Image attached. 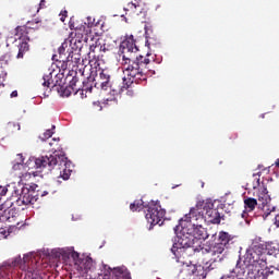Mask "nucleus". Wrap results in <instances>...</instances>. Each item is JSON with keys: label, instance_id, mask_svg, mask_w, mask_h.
Masks as SVG:
<instances>
[{"label": "nucleus", "instance_id": "36", "mask_svg": "<svg viewBox=\"0 0 279 279\" xmlns=\"http://www.w3.org/2000/svg\"><path fill=\"white\" fill-rule=\"evenodd\" d=\"M236 276H241V274H245V268L241 267V257L238 259L235 268L233 269Z\"/></svg>", "mask_w": 279, "mask_h": 279}, {"label": "nucleus", "instance_id": "28", "mask_svg": "<svg viewBox=\"0 0 279 279\" xmlns=\"http://www.w3.org/2000/svg\"><path fill=\"white\" fill-rule=\"evenodd\" d=\"M227 247L223 246V244H220L219 242H217L211 248H210V253L213 256H217L219 254H223V252L226 251Z\"/></svg>", "mask_w": 279, "mask_h": 279}, {"label": "nucleus", "instance_id": "39", "mask_svg": "<svg viewBox=\"0 0 279 279\" xmlns=\"http://www.w3.org/2000/svg\"><path fill=\"white\" fill-rule=\"evenodd\" d=\"M198 265H189L187 266V272L190 276H195V272L197 271Z\"/></svg>", "mask_w": 279, "mask_h": 279}, {"label": "nucleus", "instance_id": "9", "mask_svg": "<svg viewBox=\"0 0 279 279\" xmlns=\"http://www.w3.org/2000/svg\"><path fill=\"white\" fill-rule=\"evenodd\" d=\"M119 52L122 60H134V53H138V47L136 46L134 35L125 36V39L120 44Z\"/></svg>", "mask_w": 279, "mask_h": 279}, {"label": "nucleus", "instance_id": "5", "mask_svg": "<svg viewBox=\"0 0 279 279\" xmlns=\"http://www.w3.org/2000/svg\"><path fill=\"white\" fill-rule=\"evenodd\" d=\"M175 242L172 245L171 252L178 258L181 254H184L186 250H191L192 252H199L202 250L197 242L193 239L191 234L177 236Z\"/></svg>", "mask_w": 279, "mask_h": 279}, {"label": "nucleus", "instance_id": "32", "mask_svg": "<svg viewBox=\"0 0 279 279\" xmlns=\"http://www.w3.org/2000/svg\"><path fill=\"white\" fill-rule=\"evenodd\" d=\"M87 27L90 29V27H104V23H101V21H97L93 17H87Z\"/></svg>", "mask_w": 279, "mask_h": 279}, {"label": "nucleus", "instance_id": "20", "mask_svg": "<svg viewBox=\"0 0 279 279\" xmlns=\"http://www.w3.org/2000/svg\"><path fill=\"white\" fill-rule=\"evenodd\" d=\"M89 32L88 24H81L75 27V31H72L70 33V36H81L84 38V36H87Z\"/></svg>", "mask_w": 279, "mask_h": 279}, {"label": "nucleus", "instance_id": "11", "mask_svg": "<svg viewBox=\"0 0 279 279\" xmlns=\"http://www.w3.org/2000/svg\"><path fill=\"white\" fill-rule=\"evenodd\" d=\"M187 234L192 236L195 243L202 250V243L208 239V233H206V229L204 228V223L192 225V229H189Z\"/></svg>", "mask_w": 279, "mask_h": 279}, {"label": "nucleus", "instance_id": "46", "mask_svg": "<svg viewBox=\"0 0 279 279\" xmlns=\"http://www.w3.org/2000/svg\"><path fill=\"white\" fill-rule=\"evenodd\" d=\"M97 48V46H95V45H90L89 46V53H88V56L90 57V53H95V49Z\"/></svg>", "mask_w": 279, "mask_h": 279}, {"label": "nucleus", "instance_id": "10", "mask_svg": "<svg viewBox=\"0 0 279 279\" xmlns=\"http://www.w3.org/2000/svg\"><path fill=\"white\" fill-rule=\"evenodd\" d=\"M16 204L14 202L5 201L0 205V223H12L14 221V217L19 215V210L16 209Z\"/></svg>", "mask_w": 279, "mask_h": 279}, {"label": "nucleus", "instance_id": "6", "mask_svg": "<svg viewBox=\"0 0 279 279\" xmlns=\"http://www.w3.org/2000/svg\"><path fill=\"white\" fill-rule=\"evenodd\" d=\"M146 208L147 210L145 217L147 222L150 223L149 230H151L154 226H162V219H165L167 211L162 209L160 202H150Z\"/></svg>", "mask_w": 279, "mask_h": 279}, {"label": "nucleus", "instance_id": "12", "mask_svg": "<svg viewBox=\"0 0 279 279\" xmlns=\"http://www.w3.org/2000/svg\"><path fill=\"white\" fill-rule=\"evenodd\" d=\"M215 205L210 203V205H206V207H203L204 219L207 223H214L219 225L221 223V214H219V210L214 209Z\"/></svg>", "mask_w": 279, "mask_h": 279}, {"label": "nucleus", "instance_id": "8", "mask_svg": "<svg viewBox=\"0 0 279 279\" xmlns=\"http://www.w3.org/2000/svg\"><path fill=\"white\" fill-rule=\"evenodd\" d=\"M206 206H210V202L198 201L196 205L190 209V213L181 219V221H186L187 223H191V226L205 223L204 208H206Z\"/></svg>", "mask_w": 279, "mask_h": 279}, {"label": "nucleus", "instance_id": "56", "mask_svg": "<svg viewBox=\"0 0 279 279\" xmlns=\"http://www.w3.org/2000/svg\"><path fill=\"white\" fill-rule=\"evenodd\" d=\"M49 145H50V147H51V146L53 145V143H50Z\"/></svg>", "mask_w": 279, "mask_h": 279}, {"label": "nucleus", "instance_id": "31", "mask_svg": "<svg viewBox=\"0 0 279 279\" xmlns=\"http://www.w3.org/2000/svg\"><path fill=\"white\" fill-rule=\"evenodd\" d=\"M25 163V157H23V154H17L15 158V163L13 165L14 171L19 170L21 165Z\"/></svg>", "mask_w": 279, "mask_h": 279}, {"label": "nucleus", "instance_id": "3", "mask_svg": "<svg viewBox=\"0 0 279 279\" xmlns=\"http://www.w3.org/2000/svg\"><path fill=\"white\" fill-rule=\"evenodd\" d=\"M34 265V259H32V255L26 254L23 258H21V255L13 259H9L2 264V267H4L5 272L11 275L12 279V268L13 267H20L22 271H26L27 274H32L31 279H43V276L36 274V269L32 267Z\"/></svg>", "mask_w": 279, "mask_h": 279}, {"label": "nucleus", "instance_id": "34", "mask_svg": "<svg viewBox=\"0 0 279 279\" xmlns=\"http://www.w3.org/2000/svg\"><path fill=\"white\" fill-rule=\"evenodd\" d=\"M54 130H56V125H52V129H48L44 134L43 136H39V138L41 141H47L49 138H51V136H53L54 134Z\"/></svg>", "mask_w": 279, "mask_h": 279}, {"label": "nucleus", "instance_id": "18", "mask_svg": "<svg viewBox=\"0 0 279 279\" xmlns=\"http://www.w3.org/2000/svg\"><path fill=\"white\" fill-rule=\"evenodd\" d=\"M124 12L129 14V16H134V14H138L141 12V3L135 0V2H129L126 7H124Z\"/></svg>", "mask_w": 279, "mask_h": 279}, {"label": "nucleus", "instance_id": "16", "mask_svg": "<svg viewBox=\"0 0 279 279\" xmlns=\"http://www.w3.org/2000/svg\"><path fill=\"white\" fill-rule=\"evenodd\" d=\"M81 61H82V54H80V52H77V50L70 51L68 57L64 59L66 66H70L72 69H75V66H77V64Z\"/></svg>", "mask_w": 279, "mask_h": 279}, {"label": "nucleus", "instance_id": "40", "mask_svg": "<svg viewBox=\"0 0 279 279\" xmlns=\"http://www.w3.org/2000/svg\"><path fill=\"white\" fill-rule=\"evenodd\" d=\"M8 195V187L5 186H0V202Z\"/></svg>", "mask_w": 279, "mask_h": 279}, {"label": "nucleus", "instance_id": "14", "mask_svg": "<svg viewBox=\"0 0 279 279\" xmlns=\"http://www.w3.org/2000/svg\"><path fill=\"white\" fill-rule=\"evenodd\" d=\"M51 73L44 75L43 86H46L47 88H56L60 86V88H62V84H64V82H62V74H57L54 76L56 81L51 78Z\"/></svg>", "mask_w": 279, "mask_h": 279}, {"label": "nucleus", "instance_id": "24", "mask_svg": "<svg viewBox=\"0 0 279 279\" xmlns=\"http://www.w3.org/2000/svg\"><path fill=\"white\" fill-rule=\"evenodd\" d=\"M256 206H258V201H256V198L246 197V198L244 199V208H245L246 213H252V211H254V209L256 208Z\"/></svg>", "mask_w": 279, "mask_h": 279}, {"label": "nucleus", "instance_id": "45", "mask_svg": "<svg viewBox=\"0 0 279 279\" xmlns=\"http://www.w3.org/2000/svg\"><path fill=\"white\" fill-rule=\"evenodd\" d=\"M12 128H17V130H21V125H16V124L10 122V123L8 124V130H12Z\"/></svg>", "mask_w": 279, "mask_h": 279}, {"label": "nucleus", "instance_id": "48", "mask_svg": "<svg viewBox=\"0 0 279 279\" xmlns=\"http://www.w3.org/2000/svg\"><path fill=\"white\" fill-rule=\"evenodd\" d=\"M69 27H70V29H71L72 32H75V27H77V26H75V23L70 22V23H69Z\"/></svg>", "mask_w": 279, "mask_h": 279}, {"label": "nucleus", "instance_id": "17", "mask_svg": "<svg viewBox=\"0 0 279 279\" xmlns=\"http://www.w3.org/2000/svg\"><path fill=\"white\" fill-rule=\"evenodd\" d=\"M78 271H83L84 274H88L93 267H95V262L93 260V257L87 256L78 263L76 266Z\"/></svg>", "mask_w": 279, "mask_h": 279}, {"label": "nucleus", "instance_id": "29", "mask_svg": "<svg viewBox=\"0 0 279 279\" xmlns=\"http://www.w3.org/2000/svg\"><path fill=\"white\" fill-rule=\"evenodd\" d=\"M275 271H278V269H276L274 267H266L260 272L262 279H270L271 276H274Z\"/></svg>", "mask_w": 279, "mask_h": 279}, {"label": "nucleus", "instance_id": "23", "mask_svg": "<svg viewBox=\"0 0 279 279\" xmlns=\"http://www.w3.org/2000/svg\"><path fill=\"white\" fill-rule=\"evenodd\" d=\"M84 37L82 36H70V45L73 46V49L77 51V49H82L84 47Z\"/></svg>", "mask_w": 279, "mask_h": 279}, {"label": "nucleus", "instance_id": "4", "mask_svg": "<svg viewBox=\"0 0 279 279\" xmlns=\"http://www.w3.org/2000/svg\"><path fill=\"white\" fill-rule=\"evenodd\" d=\"M38 185H24L21 190H14L11 199H14L15 206H29V204H36L38 202V192H36Z\"/></svg>", "mask_w": 279, "mask_h": 279}, {"label": "nucleus", "instance_id": "49", "mask_svg": "<svg viewBox=\"0 0 279 279\" xmlns=\"http://www.w3.org/2000/svg\"><path fill=\"white\" fill-rule=\"evenodd\" d=\"M11 99H14V97H19V92L17 90H13L10 95Z\"/></svg>", "mask_w": 279, "mask_h": 279}, {"label": "nucleus", "instance_id": "35", "mask_svg": "<svg viewBox=\"0 0 279 279\" xmlns=\"http://www.w3.org/2000/svg\"><path fill=\"white\" fill-rule=\"evenodd\" d=\"M260 186V172L253 174V189L256 190Z\"/></svg>", "mask_w": 279, "mask_h": 279}, {"label": "nucleus", "instance_id": "33", "mask_svg": "<svg viewBox=\"0 0 279 279\" xmlns=\"http://www.w3.org/2000/svg\"><path fill=\"white\" fill-rule=\"evenodd\" d=\"M194 277L197 279L206 278V270H204V266L198 265L196 268V272H194Z\"/></svg>", "mask_w": 279, "mask_h": 279}, {"label": "nucleus", "instance_id": "21", "mask_svg": "<svg viewBox=\"0 0 279 279\" xmlns=\"http://www.w3.org/2000/svg\"><path fill=\"white\" fill-rule=\"evenodd\" d=\"M95 81L93 76L87 77L85 81H83L82 87H80V90L82 93H93V86H95Z\"/></svg>", "mask_w": 279, "mask_h": 279}, {"label": "nucleus", "instance_id": "1", "mask_svg": "<svg viewBox=\"0 0 279 279\" xmlns=\"http://www.w3.org/2000/svg\"><path fill=\"white\" fill-rule=\"evenodd\" d=\"M123 73L126 77L123 78V84L126 88H130L132 84H143L147 82V72L149 70V64L154 62V58L149 59V53L146 57L137 56L131 60H123Z\"/></svg>", "mask_w": 279, "mask_h": 279}, {"label": "nucleus", "instance_id": "58", "mask_svg": "<svg viewBox=\"0 0 279 279\" xmlns=\"http://www.w3.org/2000/svg\"><path fill=\"white\" fill-rule=\"evenodd\" d=\"M0 53H1V49H0Z\"/></svg>", "mask_w": 279, "mask_h": 279}, {"label": "nucleus", "instance_id": "19", "mask_svg": "<svg viewBox=\"0 0 279 279\" xmlns=\"http://www.w3.org/2000/svg\"><path fill=\"white\" fill-rule=\"evenodd\" d=\"M10 62H12V51H10V48L7 46L3 54L0 57V69H5Z\"/></svg>", "mask_w": 279, "mask_h": 279}, {"label": "nucleus", "instance_id": "25", "mask_svg": "<svg viewBox=\"0 0 279 279\" xmlns=\"http://www.w3.org/2000/svg\"><path fill=\"white\" fill-rule=\"evenodd\" d=\"M258 202H262V206H267V204L271 202V197H269L266 187H264L263 191L258 194Z\"/></svg>", "mask_w": 279, "mask_h": 279}, {"label": "nucleus", "instance_id": "22", "mask_svg": "<svg viewBox=\"0 0 279 279\" xmlns=\"http://www.w3.org/2000/svg\"><path fill=\"white\" fill-rule=\"evenodd\" d=\"M230 241H232V235H230L228 232L226 231H220L219 235H218V243L225 247H229L230 246Z\"/></svg>", "mask_w": 279, "mask_h": 279}, {"label": "nucleus", "instance_id": "38", "mask_svg": "<svg viewBox=\"0 0 279 279\" xmlns=\"http://www.w3.org/2000/svg\"><path fill=\"white\" fill-rule=\"evenodd\" d=\"M77 82H80V78L77 76H73L72 80L70 81V86L72 90H80V87H77Z\"/></svg>", "mask_w": 279, "mask_h": 279}, {"label": "nucleus", "instance_id": "26", "mask_svg": "<svg viewBox=\"0 0 279 279\" xmlns=\"http://www.w3.org/2000/svg\"><path fill=\"white\" fill-rule=\"evenodd\" d=\"M109 88L116 94H121L123 93V88H129V87L121 86L120 81H112L109 83Z\"/></svg>", "mask_w": 279, "mask_h": 279}, {"label": "nucleus", "instance_id": "27", "mask_svg": "<svg viewBox=\"0 0 279 279\" xmlns=\"http://www.w3.org/2000/svg\"><path fill=\"white\" fill-rule=\"evenodd\" d=\"M143 208H145V202H143V199H136L130 205V210H132V213H136V210H143Z\"/></svg>", "mask_w": 279, "mask_h": 279}, {"label": "nucleus", "instance_id": "43", "mask_svg": "<svg viewBox=\"0 0 279 279\" xmlns=\"http://www.w3.org/2000/svg\"><path fill=\"white\" fill-rule=\"evenodd\" d=\"M36 193H38V197H45V196L49 195L48 191L37 190Z\"/></svg>", "mask_w": 279, "mask_h": 279}, {"label": "nucleus", "instance_id": "7", "mask_svg": "<svg viewBox=\"0 0 279 279\" xmlns=\"http://www.w3.org/2000/svg\"><path fill=\"white\" fill-rule=\"evenodd\" d=\"M29 32H32V29L27 26H17L15 28V36H17L19 43L13 51L14 53L17 51V59L23 58L25 53L29 51Z\"/></svg>", "mask_w": 279, "mask_h": 279}, {"label": "nucleus", "instance_id": "50", "mask_svg": "<svg viewBox=\"0 0 279 279\" xmlns=\"http://www.w3.org/2000/svg\"><path fill=\"white\" fill-rule=\"evenodd\" d=\"M8 235H5V230L0 231V239H5Z\"/></svg>", "mask_w": 279, "mask_h": 279}, {"label": "nucleus", "instance_id": "51", "mask_svg": "<svg viewBox=\"0 0 279 279\" xmlns=\"http://www.w3.org/2000/svg\"><path fill=\"white\" fill-rule=\"evenodd\" d=\"M275 166L278 167V169H279V159H277V160L275 161Z\"/></svg>", "mask_w": 279, "mask_h": 279}, {"label": "nucleus", "instance_id": "37", "mask_svg": "<svg viewBox=\"0 0 279 279\" xmlns=\"http://www.w3.org/2000/svg\"><path fill=\"white\" fill-rule=\"evenodd\" d=\"M70 256H71V258H73L74 265H76V266H78L80 263L82 262V259L80 258V253H77L75 251H71Z\"/></svg>", "mask_w": 279, "mask_h": 279}, {"label": "nucleus", "instance_id": "47", "mask_svg": "<svg viewBox=\"0 0 279 279\" xmlns=\"http://www.w3.org/2000/svg\"><path fill=\"white\" fill-rule=\"evenodd\" d=\"M274 225L276 226V228H279V214L275 217Z\"/></svg>", "mask_w": 279, "mask_h": 279}, {"label": "nucleus", "instance_id": "53", "mask_svg": "<svg viewBox=\"0 0 279 279\" xmlns=\"http://www.w3.org/2000/svg\"><path fill=\"white\" fill-rule=\"evenodd\" d=\"M245 215H247V211L242 213V218L245 219Z\"/></svg>", "mask_w": 279, "mask_h": 279}, {"label": "nucleus", "instance_id": "57", "mask_svg": "<svg viewBox=\"0 0 279 279\" xmlns=\"http://www.w3.org/2000/svg\"><path fill=\"white\" fill-rule=\"evenodd\" d=\"M53 141V143H57V141L56 140H52Z\"/></svg>", "mask_w": 279, "mask_h": 279}, {"label": "nucleus", "instance_id": "54", "mask_svg": "<svg viewBox=\"0 0 279 279\" xmlns=\"http://www.w3.org/2000/svg\"><path fill=\"white\" fill-rule=\"evenodd\" d=\"M201 186L202 189H204V181H201Z\"/></svg>", "mask_w": 279, "mask_h": 279}, {"label": "nucleus", "instance_id": "55", "mask_svg": "<svg viewBox=\"0 0 279 279\" xmlns=\"http://www.w3.org/2000/svg\"><path fill=\"white\" fill-rule=\"evenodd\" d=\"M146 36H149V32L148 31H146Z\"/></svg>", "mask_w": 279, "mask_h": 279}, {"label": "nucleus", "instance_id": "13", "mask_svg": "<svg viewBox=\"0 0 279 279\" xmlns=\"http://www.w3.org/2000/svg\"><path fill=\"white\" fill-rule=\"evenodd\" d=\"M95 86H100L102 90H108L110 87V71L99 70V76L94 77Z\"/></svg>", "mask_w": 279, "mask_h": 279}, {"label": "nucleus", "instance_id": "2", "mask_svg": "<svg viewBox=\"0 0 279 279\" xmlns=\"http://www.w3.org/2000/svg\"><path fill=\"white\" fill-rule=\"evenodd\" d=\"M53 149V155L50 156H41L37 159H35V166L36 169H47V171H52V169H58L60 172V178L62 180H69L71 178L72 173V162L66 158V155H64L62 151H58L56 148Z\"/></svg>", "mask_w": 279, "mask_h": 279}, {"label": "nucleus", "instance_id": "30", "mask_svg": "<svg viewBox=\"0 0 279 279\" xmlns=\"http://www.w3.org/2000/svg\"><path fill=\"white\" fill-rule=\"evenodd\" d=\"M66 47H69V45L66 43H63V44H61V46L58 49L60 62H64V60L66 59V58H64L65 52H66Z\"/></svg>", "mask_w": 279, "mask_h": 279}, {"label": "nucleus", "instance_id": "41", "mask_svg": "<svg viewBox=\"0 0 279 279\" xmlns=\"http://www.w3.org/2000/svg\"><path fill=\"white\" fill-rule=\"evenodd\" d=\"M271 245L272 244H267L266 245V250H267V252H268V254L271 256V255H274V254H276V252H277V248L274 246L272 248H271Z\"/></svg>", "mask_w": 279, "mask_h": 279}, {"label": "nucleus", "instance_id": "52", "mask_svg": "<svg viewBox=\"0 0 279 279\" xmlns=\"http://www.w3.org/2000/svg\"><path fill=\"white\" fill-rule=\"evenodd\" d=\"M100 51H106V46H100Z\"/></svg>", "mask_w": 279, "mask_h": 279}, {"label": "nucleus", "instance_id": "44", "mask_svg": "<svg viewBox=\"0 0 279 279\" xmlns=\"http://www.w3.org/2000/svg\"><path fill=\"white\" fill-rule=\"evenodd\" d=\"M66 14H69L68 11H61V17L60 21H62V23H64L65 19H66Z\"/></svg>", "mask_w": 279, "mask_h": 279}, {"label": "nucleus", "instance_id": "42", "mask_svg": "<svg viewBox=\"0 0 279 279\" xmlns=\"http://www.w3.org/2000/svg\"><path fill=\"white\" fill-rule=\"evenodd\" d=\"M259 263H262V267H265V265L267 264V257L263 254H259Z\"/></svg>", "mask_w": 279, "mask_h": 279}, {"label": "nucleus", "instance_id": "15", "mask_svg": "<svg viewBox=\"0 0 279 279\" xmlns=\"http://www.w3.org/2000/svg\"><path fill=\"white\" fill-rule=\"evenodd\" d=\"M244 265H251L252 267H256V265H263V263H260V254L256 253V251L253 248L247 250L244 255Z\"/></svg>", "mask_w": 279, "mask_h": 279}]
</instances>
